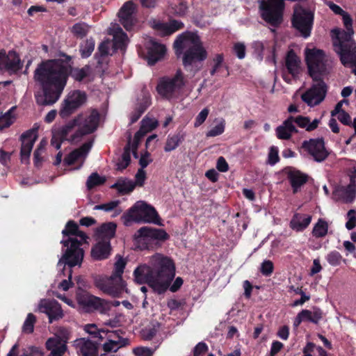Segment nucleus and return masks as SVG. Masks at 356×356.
<instances>
[{
	"label": "nucleus",
	"mask_w": 356,
	"mask_h": 356,
	"mask_svg": "<svg viewBox=\"0 0 356 356\" xmlns=\"http://www.w3.org/2000/svg\"><path fill=\"white\" fill-rule=\"evenodd\" d=\"M343 22L346 28V31H341L339 29H334L332 31V37L334 38V41L337 42H346L352 40V36L354 33L353 29V20L350 16L347 13H344L342 15Z\"/></svg>",
	"instance_id": "27"
},
{
	"label": "nucleus",
	"mask_w": 356,
	"mask_h": 356,
	"mask_svg": "<svg viewBox=\"0 0 356 356\" xmlns=\"http://www.w3.org/2000/svg\"><path fill=\"white\" fill-rule=\"evenodd\" d=\"M285 67L287 72L291 75L292 78H290L285 72L283 73L282 76L286 82L290 83L292 79H296L301 71L300 60L292 50L289 51L286 56Z\"/></svg>",
	"instance_id": "21"
},
{
	"label": "nucleus",
	"mask_w": 356,
	"mask_h": 356,
	"mask_svg": "<svg viewBox=\"0 0 356 356\" xmlns=\"http://www.w3.org/2000/svg\"><path fill=\"white\" fill-rule=\"evenodd\" d=\"M297 132L298 129L293 122V116L289 117L276 129L277 137L282 140H289L293 133Z\"/></svg>",
	"instance_id": "30"
},
{
	"label": "nucleus",
	"mask_w": 356,
	"mask_h": 356,
	"mask_svg": "<svg viewBox=\"0 0 356 356\" xmlns=\"http://www.w3.org/2000/svg\"><path fill=\"white\" fill-rule=\"evenodd\" d=\"M209 113V109L207 108H203L195 118V120L194 122V127H198L201 124H202L206 119L207 118Z\"/></svg>",
	"instance_id": "58"
},
{
	"label": "nucleus",
	"mask_w": 356,
	"mask_h": 356,
	"mask_svg": "<svg viewBox=\"0 0 356 356\" xmlns=\"http://www.w3.org/2000/svg\"><path fill=\"white\" fill-rule=\"evenodd\" d=\"M327 223L325 220L320 219L315 225L312 231V234L317 238L323 237L327 234Z\"/></svg>",
	"instance_id": "46"
},
{
	"label": "nucleus",
	"mask_w": 356,
	"mask_h": 356,
	"mask_svg": "<svg viewBox=\"0 0 356 356\" xmlns=\"http://www.w3.org/2000/svg\"><path fill=\"white\" fill-rule=\"evenodd\" d=\"M86 100V95L80 90L70 92L63 101L59 111L62 118H68L81 107Z\"/></svg>",
	"instance_id": "16"
},
{
	"label": "nucleus",
	"mask_w": 356,
	"mask_h": 356,
	"mask_svg": "<svg viewBox=\"0 0 356 356\" xmlns=\"http://www.w3.org/2000/svg\"><path fill=\"white\" fill-rule=\"evenodd\" d=\"M125 346L124 343L122 342H113V341H106L103 344V350L106 352H116L120 348Z\"/></svg>",
	"instance_id": "56"
},
{
	"label": "nucleus",
	"mask_w": 356,
	"mask_h": 356,
	"mask_svg": "<svg viewBox=\"0 0 356 356\" xmlns=\"http://www.w3.org/2000/svg\"><path fill=\"white\" fill-rule=\"evenodd\" d=\"M134 279L139 284L147 283L158 293H164L175 276V266L168 257L156 253L149 264L138 266L134 271Z\"/></svg>",
	"instance_id": "3"
},
{
	"label": "nucleus",
	"mask_w": 356,
	"mask_h": 356,
	"mask_svg": "<svg viewBox=\"0 0 356 356\" xmlns=\"http://www.w3.org/2000/svg\"><path fill=\"white\" fill-rule=\"evenodd\" d=\"M214 123L215 125L207 132V137H216L224 133L226 125L225 120L223 118H216L214 120Z\"/></svg>",
	"instance_id": "41"
},
{
	"label": "nucleus",
	"mask_w": 356,
	"mask_h": 356,
	"mask_svg": "<svg viewBox=\"0 0 356 356\" xmlns=\"http://www.w3.org/2000/svg\"><path fill=\"white\" fill-rule=\"evenodd\" d=\"M121 331L120 330H110L108 329H104L102 333H100L101 335V341L105 339L106 341H113V342H122L124 343L126 346L128 343V340L124 339L120 336Z\"/></svg>",
	"instance_id": "37"
},
{
	"label": "nucleus",
	"mask_w": 356,
	"mask_h": 356,
	"mask_svg": "<svg viewBox=\"0 0 356 356\" xmlns=\"http://www.w3.org/2000/svg\"><path fill=\"white\" fill-rule=\"evenodd\" d=\"M302 148L318 163L324 161L329 155L322 138H312L305 140L302 144Z\"/></svg>",
	"instance_id": "17"
},
{
	"label": "nucleus",
	"mask_w": 356,
	"mask_h": 356,
	"mask_svg": "<svg viewBox=\"0 0 356 356\" xmlns=\"http://www.w3.org/2000/svg\"><path fill=\"white\" fill-rule=\"evenodd\" d=\"M151 104L150 95L147 92H144L143 95L142 99L138 103L137 106V109L140 111V113H144L145 111L149 106Z\"/></svg>",
	"instance_id": "57"
},
{
	"label": "nucleus",
	"mask_w": 356,
	"mask_h": 356,
	"mask_svg": "<svg viewBox=\"0 0 356 356\" xmlns=\"http://www.w3.org/2000/svg\"><path fill=\"white\" fill-rule=\"evenodd\" d=\"M148 133L147 131L144 130L143 128L140 127V129L136 133L134 140H131V145L132 149V154L135 158H138L137 155V148L139 144L140 139Z\"/></svg>",
	"instance_id": "49"
},
{
	"label": "nucleus",
	"mask_w": 356,
	"mask_h": 356,
	"mask_svg": "<svg viewBox=\"0 0 356 356\" xmlns=\"http://www.w3.org/2000/svg\"><path fill=\"white\" fill-rule=\"evenodd\" d=\"M254 49V54L259 60H262L264 54L263 51L265 49V44L260 41L254 42L252 44Z\"/></svg>",
	"instance_id": "55"
},
{
	"label": "nucleus",
	"mask_w": 356,
	"mask_h": 356,
	"mask_svg": "<svg viewBox=\"0 0 356 356\" xmlns=\"http://www.w3.org/2000/svg\"><path fill=\"white\" fill-rule=\"evenodd\" d=\"M293 122L295 126L297 125L298 127L304 129L307 131H312L318 127L321 119L315 118L311 120L307 116L298 115L293 117Z\"/></svg>",
	"instance_id": "35"
},
{
	"label": "nucleus",
	"mask_w": 356,
	"mask_h": 356,
	"mask_svg": "<svg viewBox=\"0 0 356 356\" xmlns=\"http://www.w3.org/2000/svg\"><path fill=\"white\" fill-rule=\"evenodd\" d=\"M95 49V41L90 38L84 41L80 46L82 58L89 57Z\"/></svg>",
	"instance_id": "47"
},
{
	"label": "nucleus",
	"mask_w": 356,
	"mask_h": 356,
	"mask_svg": "<svg viewBox=\"0 0 356 356\" xmlns=\"http://www.w3.org/2000/svg\"><path fill=\"white\" fill-rule=\"evenodd\" d=\"M111 188H115L119 193L124 195L129 193L134 189L135 184L128 179H119L111 186Z\"/></svg>",
	"instance_id": "40"
},
{
	"label": "nucleus",
	"mask_w": 356,
	"mask_h": 356,
	"mask_svg": "<svg viewBox=\"0 0 356 356\" xmlns=\"http://www.w3.org/2000/svg\"><path fill=\"white\" fill-rule=\"evenodd\" d=\"M126 226L131 222H146L161 225L159 215L155 209L143 201H138L122 217Z\"/></svg>",
	"instance_id": "6"
},
{
	"label": "nucleus",
	"mask_w": 356,
	"mask_h": 356,
	"mask_svg": "<svg viewBox=\"0 0 356 356\" xmlns=\"http://www.w3.org/2000/svg\"><path fill=\"white\" fill-rule=\"evenodd\" d=\"M13 109V108L0 116V130L10 127L14 122L15 117L12 114Z\"/></svg>",
	"instance_id": "52"
},
{
	"label": "nucleus",
	"mask_w": 356,
	"mask_h": 356,
	"mask_svg": "<svg viewBox=\"0 0 356 356\" xmlns=\"http://www.w3.org/2000/svg\"><path fill=\"white\" fill-rule=\"evenodd\" d=\"M313 80L314 83L311 88L301 95V99L310 107L320 104L325 99L327 91L326 84L321 78Z\"/></svg>",
	"instance_id": "13"
},
{
	"label": "nucleus",
	"mask_w": 356,
	"mask_h": 356,
	"mask_svg": "<svg viewBox=\"0 0 356 356\" xmlns=\"http://www.w3.org/2000/svg\"><path fill=\"white\" fill-rule=\"evenodd\" d=\"M22 356H44V354L38 348L31 346L25 349Z\"/></svg>",
	"instance_id": "63"
},
{
	"label": "nucleus",
	"mask_w": 356,
	"mask_h": 356,
	"mask_svg": "<svg viewBox=\"0 0 356 356\" xmlns=\"http://www.w3.org/2000/svg\"><path fill=\"white\" fill-rule=\"evenodd\" d=\"M273 264L270 260H265L261 265V273L265 276L270 275L273 272Z\"/></svg>",
	"instance_id": "59"
},
{
	"label": "nucleus",
	"mask_w": 356,
	"mask_h": 356,
	"mask_svg": "<svg viewBox=\"0 0 356 356\" xmlns=\"http://www.w3.org/2000/svg\"><path fill=\"white\" fill-rule=\"evenodd\" d=\"M23 67L19 55L13 51H10L7 54L2 53L0 59V68L4 70L10 74H17Z\"/></svg>",
	"instance_id": "20"
},
{
	"label": "nucleus",
	"mask_w": 356,
	"mask_h": 356,
	"mask_svg": "<svg viewBox=\"0 0 356 356\" xmlns=\"http://www.w3.org/2000/svg\"><path fill=\"white\" fill-rule=\"evenodd\" d=\"M76 300L79 305L86 312L98 311L104 314L110 309L109 304L107 301L86 292L77 293Z\"/></svg>",
	"instance_id": "15"
},
{
	"label": "nucleus",
	"mask_w": 356,
	"mask_h": 356,
	"mask_svg": "<svg viewBox=\"0 0 356 356\" xmlns=\"http://www.w3.org/2000/svg\"><path fill=\"white\" fill-rule=\"evenodd\" d=\"M174 48L177 56L183 54V64L185 66L195 62L203 61L207 56L200 37L194 33L180 34L174 42Z\"/></svg>",
	"instance_id": "5"
},
{
	"label": "nucleus",
	"mask_w": 356,
	"mask_h": 356,
	"mask_svg": "<svg viewBox=\"0 0 356 356\" xmlns=\"http://www.w3.org/2000/svg\"><path fill=\"white\" fill-rule=\"evenodd\" d=\"M284 0H259V8L262 18L273 26L282 21Z\"/></svg>",
	"instance_id": "10"
},
{
	"label": "nucleus",
	"mask_w": 356,
	"mask_h": 356,
	"mask_svg": "<svg viewBox=\"0 0 356 356\" xmlns=\"http://www.w3.org/2000/svg\"><path fill=\"white\" fill-rule=\"evenodd\" d=\"M148 133L147 131L144 130L143 128L140 127V129L136 133L134 140H131V145L132 149V154L135 158H138L137 155V148L139 144L140 139Z\"/></svg>",
	"instance_id": "50"
},
{
	"label": "nucleus",
	"mask_w": 356,
	"mask_h": 356,
	"mask_svg": "<svg viewBox=\"0 0 356 356\" xmlns=\"http://www.w3.org/2000/svg\"><path fill=\"white\" fill-rule=\"evenodd\" d=\"M72 331L71 328L59 326L55 328L54 336L53 337L58 339L60 341L67 345L68 341L72 337Z\"/></svg>",
	"instance_id": "43"
},
{
	"label": "nucleus",
	"mask_w": 356,
	"mask_h": 356,
	"mask_svg": "<svg viewBox=\"0 0 356 356\" xmlns=\"http://www.w3.org/2000/svg\"><path fill=\"white\" fill-rule=\"evenodd\" d=\"M312 216L307 214L295 213L290 222V227L296 232H301L310 224Z\"/></svg>",
	"instance_id": "34"
},
{
	"label": "nucleus",
	"mask_w": 356,
	"mask_h": 356,
	"mask_svg": "<svg viewBox=\"0 0 356 356\" xmlns=\"http://www.w3.org/2000/svg\"><path fill=\"white\" fill-rule=\"evenodd\" d=\"M279 161L278 150L276 147H272L268 153V162L273 165Z\"/></svg>",
	"instance_id": "61"
},
{
	"label": "nucleus",
	"mask_w": 356,
	"mask_h": 356,
	"mask_svg": "<svg viewBox=\"0 0 356 356\" xmlns=\"http://www.w3.org/2000/svg\"><path fill=\"white\" fill-rule=\"evenodd\" d=\"M35 311L47 314L50 323L64 316V313L60 304L55 300L41 299Z\"/></svg>",
	"instance_id": "18"
},
{
	"label": "nucleus",
	"mask_w": 356,
	"mask_h": 356,
	"mask_svg": "<svg viewBox=\"0 0 356 356\" xmlns=\"http://www.w3.org/2000/svg\"><path fill=\"white\" fill-rule=\"evenodd\" d=\"M127 265V260L122 256L118 254L115 257L114 268L111 275L114 276L122 277L124 270Z\"/></svg>",
	"instance_id": "45"
},
{
	"label": "nucleus",
	"mask_w": 356,
	"mask_h": 356,
	"mask_svg": "<svg viewBox=\"0 0 356 356\" xmlns=\"http://www.w3.org/2000/svg\"><path fill=\"white\" fill-rule=\"evenodd\" d=\"M183 23L178 20H171L168 23H161L154 21L152 27L158 31L161 36L171 35L183 27Z\"/></svg>",
	"instance_id": "28"
},
{
	"label": "nucleus",
	"mask_w": 356,
	"mask_h": 356,
	"mask_svg": "<svg viewBox=\"0 0 356 356\" xmlns=\"http://www.w3.org/2000/svg\"><path fill=\"white\" fill-rule=\"evenodd\" d=\"M62 234L63 238L60 243L64 249L63 255L57 264V286L63 291H67L72 285V268L80 266L83 261L84 252L81 246L86 243L88 236L79 230L78 225L72 221L67 223Z\"/></svg>",
	"instance_id": "2"
},
{
	"label": "nucleus",
	"mask_w": 356,
	"mask_h": 356,
	"mask_svg": "<svg viewBox=\"0 0 356 356\" xmlns=\"http://www.w3.org/2000/svg\"><path fill=\"white\" fill-rule=\"evenodd\" d=\"M37 138V131L34 129H30L22 135L21 161L22 163H28L33 145Z\"/></svg>",
	"instance_id": "22"
},
{
	"label": "nucleus",
	"mask_w": 356,
	"mask_h": 356,
	"mask_svg": "<svg viewBox=\"0 0 356 356\" xmlns=\"http://www.w3.org/2000/svg\"><path fill=\"white\" fill-rule=\"evenodd\" d=\"M314 15L312 12L306 10L300 6L295 7L293 25L304 38L310 35Z\"/></svg>",
	"instance_id": "14"
},
{
	"label": "nucleus",
	"mask_w": 356,
	"mask_h": 356,
	"mask_svg": "<svg viewBox=\"0 0 356 356\" xmlns=\"http://www.w3.org/2000/svg\"><path fill=\"white\" fill-rule=\"evenodd\" d=\"M134 353L137 356H152V351L146 347H137L134 349Z\"/></svg>",
	"instance_id": "64"
},
{
	"label": "nucleus",
	"mask_w": 356,
	"mask_h": 356,
	"mask_svg": "<svg viewBox=\"0 0 356 356\" xmlns=\"http://www.w3.org/2000/svg\"><path fill=\"white\" fill-rule=\"evenodd\" d=\"M95 283L99 289L113 298H122L124 293L128 292L122 277L111 275L96 280Z\"/></svg>",
	"instance_id": "11"
},
{
	"label": "nucleus",
	"mask_w": 356,
	"mask_h": 356,
	"mask_svg": "<svg viewBox=\"0 0 356 356\" xmlns=\"http://www.w3.org/2000/svg\"><path fill=\"white\" fill-rule=\"evenodd\" d=\"M305 56L309 74L313 79H318L327 72L330 67V63L323 51L307 49Z\"/></svg>",
	"instance_id": "9"
},
{
	"label": "nucleus",
	"mask_w": 356,
	"mask_h": 356,
	"mask_svg": "<svg viewBox=\"0 0 356 356\" xmlns=\"http://www.w3.org/2000/svg\"><path fill=\"white\" fill-rule=\"evenodd\" d=\"M81 81L87 76L85 68L72 69L71 57L62 54L59 58L48 60L38 65L35 71L34 79L43 89V95L36 96V102L40 105H51L59 99L69 74Z\"/></svg>",
	"instance_id": "1"
},
{
	"label": "nucleus",
	"mask_w": 356,
	"mask_h": 356,
	"mask_svg": "<svg viewBox=\"0 0 356 356\" xmlns=\"http://www.w3.org/2000/svg\"><path fill=\"white\" fill-rule=\"evenodd\" d=\"M45 346L49 351L48 356H63L67 350L66 344L54 337H50L47 340Z\"/></svg>",
	"instance_id": "32"
},
{
	"label": "nucleus",
	"mask_w": 356,
	"mask_h": 356,
	"mask_svg": "<svg viewBox=\"0 0 356 356\" xmlns=\"http://www.w3.org/2000/svg\"><path fill=\"white\" fill-rule=\"evenodd\" d=\"M356 197V183L351 179L346 186H337L332 192V199L345 204L352 203Z\"/></svg>",
	"instance_id": "19"
},
{
	"label": "nucleus",
	"mask_w": 356,
	"mask_h": 356,
	"mask_svg": "<svg viewBox=\"0 0 356 356\" xmlns=\"http://www.w3.org/2000/svg\"><path fill=\"white\" fill-rule=\"evenodd\" d=\"M184 139V136L181 134L169 135L166 139L164 151L169 152L175 150L182 143Z\"/></svg>",
	"instance_id": "39"
},
{
	"label": "nucleus",
	"mask_w": 356,
	"mask_h": 356,
	"mask_svg": "<svg viewBox=\"0 0 356 356\" xmlns=\"http://www.w3.org/2000/svg\"><path fill=\"white\" fill-rule=\"evenodd\" d=\"M135 10L136 6L131 1H127L119 10L120 22L127 31L131 30L136 22Z\"/></svg>",
	"instance_id": "24"
},
{
	"label": "nucleus",
	"mask_w": 356,
	"mask_h": 356,
	"mask_svg": "<svg viewBox=\"0 0 356 356\" xmlns=\"http://www.w3.org/2000/svg\"><path fill=\"white\" fill-rule=\"evenodd\" d=\"M36 317L32 313L28 314L22 326V331L28 334L32 333Z\"/></svg>",
	"instance_id": "51"
},
{
	"label": "nucleus",
	"mask_w": 356,
	"mask_h": 356,
	"mask_svg": "<svg viewBox=\"0 0 356 356\" xmlns=\"http://www.w3.org/2000/svg\"><path fill=\"white\" fill-rule=\"evenodd\" d=\"M305 321L318 323L322 318V312L320 309L314 308L312 311L303 309L300 312Z\"/></svg>",
	"instance_id": "42"
},
{
	"label": "nucleus",
	"mask_w": 356,
	"mask_h": 356,
	"mask_svg": "<svg viewBox=\"0 0 356 356\" xmlns=\"http://www.w3.org/2000/svg\"><path fill=\"white\" fill-rule=\"evenodd\" d=\"M337 52L340 56L341 63L352 70L356 75V45L353 40L337 42L334 41Z\"/></svg>",
	"instance_id": "12"
},
{
	"label": "nucleus",
	"mask_w": 356,
	"mask_h": 356,
	"mask_svg": "<svg viewBox=\"0 0 356 356\" xmlns=\"http://www.w3.org/2000/svg\"><path fill=\"white\" fill-rule=\"evenodd\" d=\"M106 181V179L103 177L99 176L97 173H92L88 178L86 181V186L88 189H91L95 186L103 184Z\"/></svg>",
	"instance_id": "48"
},
{
	"label": "nucleus",
	"mask_w": 356,
	"mask_h": 356,
	"mask_svg": "<svg viewBox=\"0 0 356 356\" xmlns=\"http://www.w3.org/2000/svg\"><path fill=\"white\" fill-rule=\"evenodd\" d=\"M325 259L330 265L337 266L341 264L342 256L339 252L334 250L329 252Z\"/></svg>",
	"instance_id": "53"
},
{
	"label": "nucleus",
	"mask_w": 356,
	"mask_h": 356,
	"mask_svg": "<svg viewBox=\"0 0 356 356\" xmlns=\"http://www.w3.org/2000/svg\"><path fill=\"white\" fill-rule=\"evenodd\" d=\"M73 346L77 353L82 356H97L98 346L97 343L88 338H79L73 341Z\"/></svg>",
	"instance_id": "26"
},
{
	"label": "nucleus",
	"mask_w": 356,
	"mask_h": 356,
	"mask_svg": "<svg viewBox=\"0 0 356 356\" xmlns=\"http://www.w3.org/2000/svg\"><path fill=\"white\" fill-rule=\"evenodd\" d=\"M167 238L168 234L163 229L143 227L135 234L134 245L141 250L150 249L156 245L158 241Z\"/></svg>",
	"instance_id": "7"
},
{
	"label": "nucleus",
	"mask_w": 356,
	"mask_h": 356,
	"mask_svg": "<svg viewBox=\"0 0 356 356\" xmlns=\"http://www.w3.org/2000/svg\"><path fill=\"white\" fill-rule=\"evenodd\" d=\"M83 330L95 338H97L101 341V334L104 329H98L95 324H87L83 327Z\"/></svg>",
	"instance_id": "54"
},
{
	"label": "nucleus",
	"mask_w": 356,
	"mask_h": 356,
	"mask_svg": "<svg viewBox=\"0 0 356 356\" xmlns=\"http://www.w3.org/2000/svg\"><path fill=\"white\" fill-rule=\"evenodd\" d=\"M109 34L112 35L113 37L114 49L124 51L129 43V39L122 28L118 24H114L110 28Z\"/></svg>",
	"instance_id": "29"
},
{
	"label": "nucleus",
	"mask_w": 356,
	"mask_h": 356,
	"mask_svg": "<svg viewBox=\"0 0 356 356\" xmlns=\"http://www.w3.org/2000/svg\"><path fill=\"white\" fill-rule=\"evenodd\" d=\"M117 225L114 222H106L99 227L95 232L97 241H109L114 237Z\"/></svg>",
	"instance_id": "31"
},
{
	"label": "nucleus",
	"mask_w": 356,
	"mask_h": 356,
	"mask_svg": "<svg viewBox=\"0 0 356 356\" xmlns=\"http://www.w3.org/2000/svg\"><path fill=\"white\" fill-rule=\"evenodd\" d=\"M147 62L150 65H153L156 62L161 60L166 53L165 46L157 42L152 38H150L147 42Z\"/></svg>",
	"instance_id": "25"
},
{
	"label": "nucleus",
	"mask_w": 356,
	"mask_h": 356,
	"mask_svg": "<svg viewBox=\"0 0 356 356\" xmlns=\"http://www.w3.org/2000/svg\"><path fill=\"white\" fill-rule=\"evenodd\" d=\"M111 250L109 241H98V243L92 249L91 255L96 260L105 259L110 255Z\"/></svg>",
	"instance_id": "33"
},
{
	"label": "nucleus",
	"mask_w": 356,
	"mask_h": 356,
	"mask_svg": "<svg viewBox=\"0 0 356 356\" xmlns=\"http://www.w3.org/2000/svg\"><path fill=\"white\" fill-rule=\"evenodd\" d=\"M70 30L74 36L82 38L89 32L90 26L86 23L81 22L74 24Z\"/></svg>",
	"instance_id": "44"
},
{
	"label": "nucleus",
	"mask_w": 356,
	"mask_h": 356,
	"mask_svg": "<svg viewBox=\"0 0 356 356\" xmlns=\"http://www.w3.org/2000/svg\"><path fill=\"white\" fill-rule=\"evenodd\" d=\"M120 203V200H113L108 202L96 205L94 207L95 210H103L106 212L113 211L112 214L113 217H116L119 214H120L122 211V209L119 207V204Z\"/></svg>",
	"instance_id": "38"
},
{
	"label": "nucleus",
	"mask_w": 356,
	"mask_h": 356,
	"mask_svg": "<svg viewBox=\"0 0 356 356\" xmlns=\"http://www.w3.org/2000/svg\"><path fill=\"white\" fill-rule=\"evenodd\" d=\"M208 350V346L203 342L198 343L194 348L193 356H203Z\"/></svg>",
	"instance_id": "62"
},
{
	"label": "nucleus",
	"mask_w": 356,
	"mask_h": 356,
	"mask_svg": "<svg viewBox=\"0 0 356 356\" xmlns=\"http://www.w3.org/2000/svg\"><path fill=\"white\" fill-rule=\"evenodd\" d=\"M288 178L294 193H296L298 188L305 184L307 180V176L305 174L296 170H291L288 173Z\"/></svg>",
	"instance_id": "36"
},
{
	"label": "nucleus",
	"mask_w": 356,
	"mask_h": 356,
	"mask_svg": "<svg viewBox=\"0 0 356 356\" xmlns=\"http://www.w3.org/2000/svg\"><path fill=\"white\" fill-rule=\"evenodd\" d=\"M92 146V142L88 141L87 143H85L81 147L79 148H77L70 152L65 159H64V163L67 165H70L72 164H74L76 163H80L79 167L78 168H80L86 158L87 157L89 152L90 151Z\"/></svg>",
	"instance_id": "23"
},
{
	"label": "nucleus",
	"mask_w": 356,
	"mask_h": 356,
	"mask_svg": "<svg viewBox=\"0 0 356 356\" xmlns=\"http://www.w3.org/2000/svg\"><path fill=\"white\" fill-rule=\"evenodd\" d=\"M184 85L183 73L180 70H177L173 76H164L161 79L156 88L159 95L170 99L177 97Z\"/></svg>",
	"instance_id": "8"
},
{
	"label": "nucleus",
	"mask_w": 356,
	"mask_h": 356,
	"mask_svg": "<svg viewBox=\"0 0 356 356\" xmlns=\"http://www.w3.org/2000/svg\"><path fill=\"white\" fill-rule=\"evenodd\" d=\"M99 122V114L97 110L79 114L58 131L53 132L51 145L60 149L63 140L78 143L82 136L94 132Z\"/></svg>",
	"instance_id": "4"
},
{
	"label": "nucleus",
	"mask_w": 356,
	"mask_h": 356,
	"mask_svg": "<svg viewBox=\"0 0 356 356\" xmlns=\"http://www.w3.org/2000/svg\"><path fill=\"white\" fill-rule=\"evenodd\" d=\"M157 125V121L154 119L144 118L141 122V127L147 132L151 131Z\"/></svg>",
	"instance_id": "60"
}]
</instances>
